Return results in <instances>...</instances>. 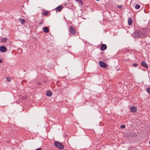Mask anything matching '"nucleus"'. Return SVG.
I'll use <instances>...</instances> for the list:
<instances>
[{
  "label": "nucleus",
  "mask_w": 150,
  "mask_h": 150,
  "mask_svg": "<svg viewBox=\"0 0 150 150\" xmlns=\"http://www.w3.org/2000/svg\"><path fill=\"white\" fill-rule=\"evenodd\" d=\"M49 28L47 27H45L43 28V31L45 33H47L49 32Z\"/></svg>",
  "instance_id": "obj_12"
},
{
  "label": "nucleus",
  "mask_w": 150,
  "mask_h": 150,
  "mask_svg": "<svg viewBox=\"0 0 150 150\" xmlns=\"http://www.w3.org/2000/svg\"><path fill=\"white\" fill-rule=\"evenodd\" d=\"M35 150H42L41 148H39L38 149H36Z\"/></svg>",
  "instance_id": "obj_26"
},
{
  "label": "nucleus",
  "mask_w": 150,
  "mask_h": 150,
  "mask_svg": "<svg viewBox=\"0 0 150 150\" xmlns=\"http://www.w3.org/2000/svg\"><path fill=\"white\" fill-rule=\"evenodd\" d=\"M146 36V32L144 30L136 31L133 34V36L137 38H143Z\"/></svg>",
  "instance_id": "obj_1"
},
{
  "label": "nucleus",
  "mask_w": 150,
  "mask_h": 150,
  "mask_svg": "<svg viewBox=\"0 0 150 150\" xmlns=\"http://www.w3.org/2000/svg\"><path fill=\"white\" fill-rule=\"evenodd\" d=\"M43 23L42 21H41L39 23V24H42Z\"/></svg>",
  "instance_id": "obj_25"
},
{
  "label": "nucleus",
  "mask_w": 150,
  "mask_h": 150,
  "mask_svg": "<svg viewBox=\"0 0 150 150\" xmlns=\"http://www.w3.org/2000/svg\"><path fill=\"white\" fill-rule=\"evenodd\" d=\"M2 42H5L7 41V39L6 38H4L1 40Z\"/></svg>",
  "instance_id": "obj_16"
},
{
  "label": "nucleus",
  "mask_w": 150,
  "mask_h": 150,
  "mask_svg": "<svg viewBox=\"0 0 150 150\" xmlns=\"http://www.w3.org/2000/svg\"><path fill=\"white\" fill-rule=\"evenodd\" d=\"M122 5H118V8H122Z\"/></svg>",
  "instance_id": "obj_24"
},
{
  "label": "nucleus",
  "mask_w": 150,
  "mask_h": 150,
  "mask_svg": "<svg viewBox=\"0 0 150 150\" xmlns=\"http://www.w3.org/2000/svg\"><path fill=\"white\" fill-rule=\"evenodd\" d=\"M75 1L77 2L78 3L80 4H83V2L82 0H75Z\"/></svg>",
  "instance_id": "obj_15"
},
{
  "label": "nucleus",
  "mask_w": 150,
  "mask_h": 150,
  "mask_svg": "<svg viewBox=\"0 0 150 150\" xmlns=\"http://www.w3.org/2000/svg\"><path fill=\"white\" fill-rule=\"evenodd\" d=\"M2 60L0 59V63H2Z\"/></svg>",
  "instance_id": "obj_27"
},
{
  "label": "nucleus",
  "mask_w": 150,
  "mask_h": 150,
  "mask_svg": "<svg viewBox=\"0 0 150 150\" xmlns=\"http://www.w3.org/2000/svg\"><path fill=\"white\" fill-rule=\"evenodd\" d=\"M99 65L102 68H105L107 67L106 64L102 61L99 62Z\"/></svg>",
  "instance_id": "obj_3"
},
{
  "label": "nucleus",
  "mask_w": 150,
  "mask_h": 150,
  "mask_svg": "<svg viewBox=\"0 0 150 150\" xmlns=\"http://www.w3.org/2000/svg\"><path fill=\"white\" fill-rule=\"evenodd\" d=\"M140 7L139 5L137 4L135 6V8L137 9H139L140 8Z\"/></svg>",
  "instance_id": "obj_17"
},
{
  "label": "nucleus",
  "mask_w": 150,
  "mask_h": 150,
  "mask_svg": "<svg viewBox=\"0 0 150 150\" xmlns=\"http://www.w3.org/2000/svg\"><path fill=\"white\" fill-rule=\"evenodd\" d=\"M120 127L122 129H124L125 127V126L124 125H122Z\"/></svg>",
  "instance_id": "obj_21"
},
{
  "label": "nucleus",
  "mask_w": 150,
  "mask_h": 150,
  "mask_svg": "<svg viewBox=\"0 0 150 150\" xmlns=\"http://www.w3.org/2000/svg\"><path fill=\"white\" fill-rule=\"evenodd\" d=\"M128 22V24L129 25H131L132 23V19L130 17L129 18Z\"/></svg>",
  "instance_id": "obj_11"
},
{
  "label": "nucleus",
  "mask_w": 150,
  "mask_h": 150,
  "mask_svg": "<svg viewBox=\"0 0 150 150\" xmlns=\"http://www.w3.org/2000/svg\"><path fill=\"white\" fill-rule=\"evenodd\" d=\"M137 64H136V63H134L133 64V66L134 67H137Z\"/></svg>",
  "instance_id": "obj_22"
},
{
  "label": "nucleus",
  "mask_w": 150,
  "mask_h": 150,
  "mask_svg": "<svg viewBox=\"0 0 150 150\" xmlns=\"http://www.w3.org/2000/svg\"><path fill=\"white\" fill-rule=\"evenodd\" d=\"M128 134L129 135H130L131 137H135L137 135V134L135 133H129Z\"/></svg>",
  "instance_id": "obj_14"
},
{
  "label": "nucleus",
  "mask_w": 150,
  "mask_h": 150,
  "mask_svg": "<svg viewBox=\"0 0 150 150\" xmlns=\"http://www.w3.org/2000/svg\"><path fill=\"white\" fill-rule=\"evenodd\" d=\"M54 145L57 147L61 149H63L64 148L63 145L62 143L58 142H55Z\"/></svg>",
  "instance_id": "obj_2"
},
{
  "label": "nucleus",
  "mask_w": 150,
  "mask_h": 150,
  "mask_svg": "<svg viewBox=\"0 0 150 150\" xmlns=\"http://www.w3.org/2000/svg\"><path fill=\"white\" fill-rule=\"evenodd\" d=\"M18 51L20 52H22V50L21 49H19L18 50Z\"/></svg>",
  "instance_id": "obj_23"
},
{
  "label": "nucleus",
  "mask_w": 150,
  "mask_h": 150,
  "mask_svg": "<svg viewBox=\"0 0 150 150\" xmlns=\"http://www.w3.org/2000/svg\"><path fill=\"white\" fill-rule=\"evenodd\" d=\"M141 64L142 67H144V68L146 69H147L148 67V66L147 65V64H146V62H142Z\"/></svg>",
  "instance_id": "obj_9"
},
{
  "label": "nucleus",
  "mask_w": 150,
  "mask_h": 150,
  "mask_svg": "<svg viewBox=\"0 0 150 150\" xmlns=\"http://www.w3.org/2000/svg\"><path fill=\"white\" fill-rule=\"evenodd\" d=\"M69 30L71 33L72 35H74L76 33L75 29L72 26H70V27Z\"/></svg>",
  "instance_id": "obj_4"
},
{
  "label": "nucleus",
  "mask_w": 150,
  "mask_h": 150,
  "mask_svg": "<svg viewBox=\"0 0 150 150\" xmlns=\"http://www.w3.org/2000/svg\"><path fill=\"white\" fill-rule=\"evenodd\" d=\"M48 13V11L44 12L43 13V14L45 15H47Z\"/></svg>",
  "instance_id": "obj_19"
},
{
  "label": "nucleus",
  "mask_w": 150,
  "mask_h": 150,
  "mask_svg": "<svg viewBox=\"0 0 150 150\" xmlns=\"http://www.w3.org/2000/svg\"><path fill=\"white\" fill-rule=\"evenodd\" d=\"M6 81H10L11 80V78H6Z\"/></svg>",
  "instance_id": "obj_20"
},
{
  "label": "nucleus",
  "mask_w": 150,
  "mask_h": 150,
  "mask_svg": "<svg viewBox=\"0 0 150 150\" xmlns=\"http://www.w3.org/2000/svg\"><path fill=\"white\" fill-rule=\"evenodd\" d=\"M6 50V47L4 46H2L0 47V51L2 52H5Z\"/></svg>",
  "instance_id": "obj_5"
},
{
  "label": "nucleus",
  "mask_w": 150,
  "mask_h": 150,
  "mask_svg": "<svg viewBox=\"0 0 150 150\" xmlns=\"http://www.w3.org/2000/svg\"><path fill=\"white\" fill-rule=\"evenodd\" d=\"M19 22L22 24H24V23H25V21L24 19H23L22 18H19Z\"/></svg>",
  "instance_id": "obj_13"
},
{
  "label": "nucleus",
  "mask_w": 150,
  "mask_h": 150,
  "mask_svg": "<svg viewBox=\"0 0 150 150\" xmlns=\"http://www.w3.org/2000/svg\"><path fill=\"white\" fill-rule=\"evenodd\" d=\"M149 144H150V141H149Z\"/></svg>",
  "instance_id": "obj_28"
},
{
  "label": "nucleus",
  "mask_w": 150,
  "mask_h": 150,
  "mask_svg": "<svg viewBox=\"0 0 150 150\" xmlns=\"http://www.w3.org/2000/svg\"><path fill=\"white\" fill-rule=\"evenodd\" d=\"M147 91L150 94V87L146 88Z\"/></svg>",
  "instance_id": "obj_18"
},
{
  "label": "nucleus",
  "mask_w": 150,
  "mask_h": 150,
  "mask_svg": "<svg viewBox=\"0 0 150 150\" xmlns=\"http://www.w3.org/2000/svg\"><path fill=\"white\" fill-rule=\"evenodd\" d=\"M46 94L47 96L49 97H51L52 95V93L49 90L47 91H46Z\"/></svg>",
  "instance_id": "obj_10"
},
{
  "label": "nucleus",
  "mask_w": 150,
  "mask_h": 150,
  "mask_svg": "<svg viewBox=\"0 0 150 150\" xmlns=\"http://www.w3.org/2000/svg\"><path fill=\"white\" fill-rule=\"evenodd\" d=\"M137 110V108L134 106H132L130 108V110L131 112H135Z\"/></svg>",
  "instance_id": "obj_7"
},
{
  "label": "nucleus",
  "mask_w": 150,
  "mask_h": 150,
  "mask_svg": "<svg viewBox=\"0 0 150 150\" xmlns=\"http://www.w3.org/2000/svg\"><path fill=\"white\" fill-rule=\"evenodd\" d=\"M62 9V6H59L56 8L55 10L57 12H59Z\"/></svg>",
  "instance_id": "obj_8"
},
{
  "label": "nucleus",
  "mask_w": 150,
  "mask_h": 150,
  "mask_svg": "<svg viewBox=\"0 0 150 150\" xmlns=\"http://www.w3.org/2000/svg\"><path fill=\"white\" fill-rule=\"evenodd\" d=\"M107 48V46L105 44H102L100 47V50L101 51H104Z\"/></svg>",
  "instance_id": "obj_6"
}]
</instances>
